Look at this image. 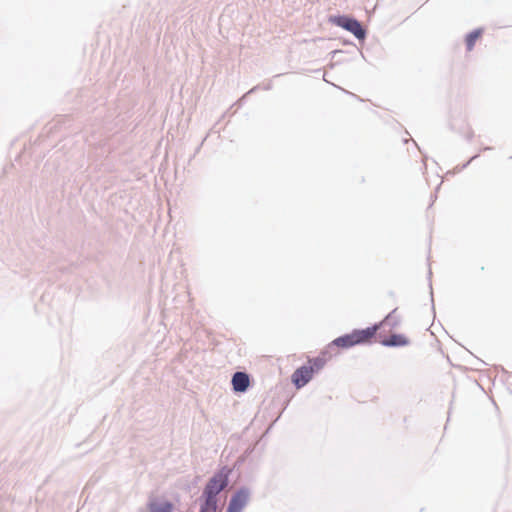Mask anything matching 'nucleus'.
<instances>
[{
	"mask_svg": "<svg viewBox=\"0 0 512 512\" xmlns=\"http://www.w3.org/2000/svg\"><path fill=\"white\" fill-rule=\"evenodd\" d=\"M379 328L380 324H376L365 329H355L349 334H345L334 339L329 345V348L335 346L342 349H348L356 345L371 343Z\"/></svg>",
	"mask_w": 512,
	"mask_h": 512,
	"instance_id": "1",
	"label": "nucleus"
},
{
	"mask_svg": "<svg viewBox=\"0 0 512 512\" xmlns=\"http://www.w3.org/2000/svg\"><path fill=\"white\" fill-rule=\"evenodd\" d=\"M217 499L204 498L200 512H217Z\"/></svg>",
	"mask_w": 512,
	"mask_h": 512,
	"instance_id": "9",
	"label": "nucleus"
},
{
	"mask_svg": "<svg viewBox=\"0 0 512 512\" xmlns=\"http://www.w3.org/2000/svg\"><path fill=\"white\" fill-rule=\"evenodd\" d=\"M336 23L338 26L354 34L357 38H363L365 36V31L361 24L355 19L342 16L336 20Z\"/></svg>",
	"mask_w": 512,
	"mask_h": 512,
	"instance_id": "4",
	"label": "nucleus"
},
{
	"mask_svg": "<svg viewBox=\"0 0 512 512\" xmlns=\"http://www.w3.org/2000/svg\"><path fill=\"white\" fill-rule=\"evenodd\" d=\"M326 353L321 356L309 359L308 365L298 368L292 375V382L297 388L305 386L312 378L313 373L322 369L326 363Z\"/></svg>",
	"mask_w": 512,
	"mask_h": 512,
	"instance_id": "2",
	"label": "nucleus"
},
{
	"mask_svg": "<svg viewBox=\"0 0 512 512\" xmlns=\"http://www.w3.org/2000/svg\"><path fill=\"white\" fill-rule=\"evenodd\" d=\"M384 346H406L410 343L404 334H393L381 342Z\"/></svg>",
	"mask_w": 512,
	"mask_h": 512,
	"instance_id": "8",
	"label": "nucleus"
},
{
	"mask_svg": "<svg viewBox=\"0 0 512 512\" xmlns=\"http://www.w3.org/2000/svg\"><path fill=\"white\" fill-rule=\"evenodd\" d=\"M481 30H475L469 33L466 37L467 50L471 51L474 48L476 41L481 37Z\"/></svg>",
	"mask_w": 512,
	"mask_h": 512,
	"instance_id": "10",
	"label": "nucleus"
},
{
	"mask_svg": "<svg viewBox=\"0 0 512 512\" xmlns=\"http://www.w3.org/2000/svg\"><path fill=\"white\" fill-rule=\"evenodd\" d=\"M231 470L224 467L218 471L206 484L203 498L217 499V495L228 485Z\"/></svg>",
	"mask_w": 512,
	"mask_h": 512,
	"instance_id": "3",
	"label": "nucleus"
},
{
	"mask_svg": "<svg viewBox=\"0 0 512 512\" xmlns=\"http://www.w3.org/2000/svg\"><path fill=\"white\" fill-rule=\"evenodd\" d=\"M249 384V376L244 372H236L232 377V386L236 392L246 391Z\"/></svg>",
	"mask_w": 512,
	"mask_h": 512,
	"instance_id": "6",
	"label": "nucleus"
},
{
	"mask_svg": "<svg viewBox=\"0 0 512 512\" xmlns=\"http://www.w3.org/2000/svg\"><path fill=\"white\" fill-rule=\"evenodd\" d=\"M148 512H173V505L170 502H159L151 499L148 504Z\"/></svg>",
	"mask_w": 512,
	"mask_h": 512,
	"instance_id": "7",
	"label": "nucleus"
},
{
	"mask_svg": "<svg viewBox=\"0 0 512 512\" xmlns=\"http://www.w3.org/2000/svg\"><path fill=\"white\" fill-rule=\"evenodd\" d=\"M248 491L241 489L230 500L227 512H241L248 500Z\"/></svg>",
	"mask_w": 512,
	"mask_h": 512,
	"instance_id": "5",
	"label": "nucleus"
}]
</instances>
